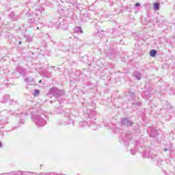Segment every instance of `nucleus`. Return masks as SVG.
<instances>
[{
    "label": "nucleus",
    "instance_id": "1",
    "mask_svg": "<svg viewBox=\"0 0 175 175\" xmlns=\"http://www.w3.org/2000/svg\"><path fill=\"white\" fill-rule=\"evenodd\" d=\"M35 123L36 125H38V126H44L46 125V120L42 118L38 117L35 120Z\"/></svg>",
    "mask_w": 175,
    "mask_h": 175
},
{
    "label": "nucleus",
    "instance_id": "2",
    "mask_svg": "<svg viewBox=\"0 0 175 175\" xmlns=\"http://www.w3.org/2000/svg\"><path fill=\"white\" fill-rule=\"evenodd\" d=\"M57 92H62V90H59L55 88H52L49 90V93L51 94V95H53L54 96L57 95Z\"/></svg>",
    "mask_w": 175,
    "mask_h": 175
},
{
    "label": "nucleus",
    "instance_id": "6",
    "mask_svg": "<svg viewBox=\"0 0 175 175\" xmlns=\"http://www.w3.org/2000/svg\"><path fill=\"white\" fill-rule=\"evenodd\" d=\"M39 94H40V91H39V90H34V93H33L34 96H39Z\"/></svg>",
    "mask_w": 175,
    "mask_h": 175
},
{
    "label": "nucleus",
    "instance_id": "10",
    "mask_svg": "<svg viewBox=\"0 0 175 175\" xmlns=\"http://www.w3.org/2000/svg\"><path fill=\"white\" fill-rule=\"evenodd\" d=\"M139 6H140V3H137L135 4V7L137 8V7H139Z\"/></svg>",
    "mask_w": 175,
    "mask_h": 175
},
{
    "label": "nucleus",
    "instance_id": "13",
    "mask_svg": "<svg viewBox=\"0 0 175 175\" xmlns=\"http://www.w3.org/2000/svg\"><path fill=\"white\" fill-rule=\"evenodd\" d=\"M0 147H1V142H0Z\"/></svg>",
    "mask_w": 175,
    "mask_h": 175
},
{
    "label": "nucleus",
    "instance_id": "12",
    "mask_svg": "<svg viewBox=\"0 0 175 175\" xmlns=\"http://www.w3.org/2000/svg\"><path fill=\"white\" fill-rule=\"evenodd\" d=\"M39 83H42V80H40V81H39Z\"/></svg>",
    "mask_w": 175,
    "mask_h": 175
},
{
    "label": "nucleus",
    "instance_id": "3",
    "mask_svg": "<svg viewBox=\"0 0 175 175\" xmlns=\"http://www.w3.org/2000/svg\"><path fill=\"white\" fill-rule=\"evenodd\" d=\"M122 124L124 126H129L132 125V122L129 121V119H123L122 120Z\"/></svg>",
    "mask_w": 175,
    "mask_h": 175
},
{
    "label": "nucleus",
    "instance_id": "11",
    "mask_svg": "<svg viewBox=\"0 0 175 175\" xmlns=\"http://www.w3.org/2000/svg\"><path fill=\"white\" fill-rule=\"evenodd\" d=\"M164 151H165V152L167 151V149H164Z\"/></svg>",
    "mask_w": 175,
    "mask_h": 175
},
{
    "label": "nucleus",
    "instance_id": "4",
    "mask_svg": "<svg viewBox=\"0 0 175 175\" xmlns=\"http://www.w3.org/2000/svg\"><path fill=\"white\" fill-rule=\"evenodd\" d=\"M75 32L77 33H79V32H81V33H83V30L81 29V27H77L75 28Z\"/></svg>",
    "mask_w": 175,
    "mask_h": 175
},
{
    "label": "nucleus",
    "instance_id": "7",
    "mask_svg": "<svg viewBox=\"0 0 175 175\" xmlns=\"http://www.w3.org/2000/svg\"><path fill=\"white\" fill-rule=\"evenodd\" d=\"M154 8L155 10H159V3H155L154 4Z\"/></svg>",
    "mask_w": 175,
    "mask_h": 175
},
{
    "label": "nucleus",
    "instance_id": "5",
    "mask_svg": "<svg viewBox=\"0 0 175 175\" xmlns=\"http://www.w3.org/2000/svg\"><path fill=\"white\" fill-rule=\"evenodd\" d=\"M150 57H155V55H157V51L151 50L150 51Z\"/></svg>",
    "mask_w": 175,
    "mask_h": 175
},
{
    "label": "nucleus",
    "instance_id": "8",
    "mask_svg": "<svg viewBox=\"0 0 175 175\" xmlns=\"http://www.w3.org/2000/svg\"><path fill=\"white\" fill-rule=\"evenodd\" d=\"M135 78L138 80H142V74L138 73V74L135 75Z\"/></svg>",
    "mask_w": 175,
    "mask_h": 175
},
{
    "label": "nucleus",
    "instance_id": "9",
    "mask_svg": "<svg viewBox=\"0 0 175 175\" xmlns=\"http://www.w3.org/2000/svg\"><path fill=\"white\" fill-rule=\"evenodd\" d=\"M61 95H64L63 90L62 92H56V95H55V96H61Z\"/></svg>",
    "mask_w": 175,
    "mask_h": 175
}]
</instances>
